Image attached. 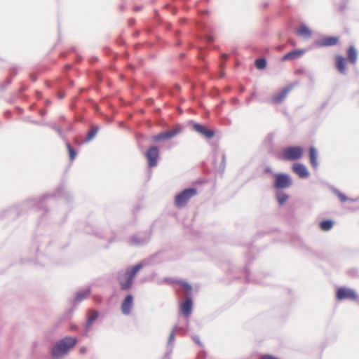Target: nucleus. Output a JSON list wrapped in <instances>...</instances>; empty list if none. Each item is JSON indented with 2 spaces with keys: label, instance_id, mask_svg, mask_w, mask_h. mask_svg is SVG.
Instances as JSON below:
<instances>
[{
  "label": "nucleus",
  "instance_id": "obj_1",
  "mask_svg": "<svg viewBox=\"0 0 359 359\" xmlns=\"http://www.w3.org/2000/svg\"><path fill=\"white\" fill-rule=\"evenodd\" d=\"M142 267L143 264L142 263H139L131 268L128 269L123 273H120L118 276V280L121 290H126L130 288L134 276L140 269H142Z\"/></svg>",
  "mask_w": 359,
  "mask_h": 359
},
{
  "label": "nucleus",
  "instance_id": "obj_2",
  "mask_svg": "<svg viewBox=\"0 0 359 359\" xmlns=\"http://www.w3.org/2000/svg\"><path fill=\"white\" fill-rule=\"evenodd\" d=\"M76 342L77 339L75 337H65L62 339L53 348V355L57 358L62 356L66 354Z\"/></svg>",
  "mask_w": 359,
  "mask_h": 359
},
{
  "label": "nucleus",
  "instance_id": "obj_3",
  "mask_svg": "<svg viewBox=\"0 0 359 359\" xmlns=\"http://www.w3.org/2000/svg\"><path fill=\"white\" fill-rule=\"evenodd\" d=\"M304 151L300 147H289L282 151L280 158L287 161H295L302 158Z\"/></svg>",
  "mask_w": 359,
  "mask_h": 359
},
{
  "label": "nucleus",
  "instance_id": "obj_4",
  "mask_svg": "<svg viewBox=\"0 0 359 359\" xmlns=\"http://www.w3.org/2000/svg\"><path fill=\"white\" fill-rule=\"evenodd\" d=\"M197 191L194 188H190L183 190L175 196V203L178 208H182L186 205L189 199L196 195Z\"/></svg>",
  "mask_w": 359,
  "mask_h": 359
},
{
  "label": "nucleus",
  "instance_id": "obj_5",
  "mask_svg": "<svg viewBox=\"0 0 359 359\" xmlns=\"http://www.w3.org/2000/svg\"><path fill=\"white\" fill-rule=\"evenodd\" d=\"M145 158L149 168L156 166L159 158V151L158 147L156 146L150 147L145 152Z\"/></svg>",
  "mask_w": 359,
  "mask_h": 359
},
{
  "label": "nucleus",
  "instance_id": "obj_6",
  "mask_svg": "<svg viewBox=\"0 0 359 359\" xmlns=\"http://www.w3.org/2000/svg\"><path fill=\"white\" fill-rule=\"evenodd\" d=\"M336 297L338 300H355L358 298V294L353 289L347 287H339L337 290Z\"/></svg>",
  "mask_w": 359,
  "mask_h": 359
},
{
  "label": "nucleus",
  "instance_id": "obj_7",
  "mask_svg": "<svg viewBox=\"0 0 359 359\" xmlns=\"http://www.w3.org/2000/svg\"><path fill=\"white\" fill-rule=\"evenodd\" d=\"M180 132V128L179 127H176L175 128L170 130L169 131L161 133L159 134L152 136L151 140L156 142H163V141L168 140L172 138L176 135H177Z\"/></svg>",
  "mask_w": 359,
  "mask_h": 359
},
{
  "label": "nucleus",
  "instance_id": "obj_8",
  "mask_svg": "<svg viewBox=\"0 0 359 359\" xmlns=\"http://www.w3.org/2000/svg\"><path fill=\"white\" fill-rule=\"evenodd\" d=\"M275 178V187L277 189H284L291 185V179L287 175L278 174L276 175Z\"/></svg>",
  "mask_w": 359,
  "mask_h": 359
},
{
  "label": "nucleus",
  "instance_id": "obj_9",
  "mask_svg": "<svg viewBox=\"0 0 359 359\" xmlns=\"http://www.w3.org/2000/svg\"><path fill=\"white\" fill-rule=\"evenodd\" d=\"M133 306V297L128 294L121 303V310L123 314L128 316L131 313Z\"/></svg>",
  "mask_w": 359,
  "mask_h": 359
},
{
  "label": "nucleus",
  "instance_id": "obj_10",
  "mask_svg": "<svg viewBox=\"0 0 359 359\" xmlns=\"http://www.w3.org/2000/svg\"><path fill=\"white\" fill-rule=\"evenodd\" d=\"M193 128L207 138H212L215 135V133L212 130L208 129L205 126L198 123L194 124Z\"/></svg>",
  "mask_w": 359,
  "mask_h": 359
},
{
  "label": "nucleus",
  "instance_id": "obj_11",
  "mask_svg": "<svg viewBox=\"0 0 359 359\" xmlns=\"http://www.w3.org/2000/svg\"><path fill=\"white\" fill-rule=\"evenodd\" d=\"M292 170L301 178H306L309 175L306 168L302 163H294L292 165Z\"/></svg>",
  "mask_w": 359,
  "mask_h": 359
},
{
  "label": "nucleus",
  "instance_id": "obj_12",
  "mask_svg": "<svg viewBox=\"0 0 359 359\" xmlns=\"http://www.w3.org/2000/svg\"><path fill=\"white\" fill-rule=\"evenodd\" d=\"M192 310V301L191 298L187 297L183 302L180 304V312L182 315L186 317H188Z\"/></svg>",
  "mask_w": 359,
  "mask_h": 359
},
{
  "label": "nucleus",
  "instance_id": "obj_13",
  "mask_svg": "<svg viewBox=\"0 0 359 359\" xmlns=\"http://www.w3.org/2000/svg\"><path fill=\"white\" fill-rule=\"evenodd\" d=\"M292 87L287 86L284 88L281 91L275 94L272 97V102L275 104H279L284 100L288 93L291 90Z\"/></svg>",
  "mask_w": 359,
  "mask_h": 359
},
{
  "label": "nucleus",
  "instance_id": "obj_14",
  "mask_svg": "<svg viewBox=\"0 0 359 359\" xmlns=\"http://www.w3.org/2000/svg\"><path fill=\"white\" fill-rule=\"evenodd\" d=\"M305 53V50L303 49H298L290 51L283 56L281 60L287 61V60H294L301 57Z\"/></svg>",
  "mask_w": 359,
  "mask_h": 359
},
{
  "label": "nucleus",
  "instance_id": "obj_15",
  "mask_svg": "<svg viewBox=\"0 0 359 359\" xmlns=\"http://www.w3.org/2000/svg\"><path fill=\"white\" fill-rule=\"evenodd\" d=\"M339 42L337 36H325L322 38L318 41V45L320 46H332Z\"/></svg>",
  "mask_w": 359,
  "mask_h": 359
},
{
  "label": "nucleus",
  "instance_id": "obj_16",
  "mask_svg": "<svg viewBox=\"0 0 359 359\" xmlns=\"http://www.w3.org/2000/svg\"><path fill=\"white\" fill-rule=\"evenodd\" d=\"M346 59L341 56V55H337L335 57V66L337 69L341 73V74H345L346 73Z\"/></svg>",
  "mask_w": 359,
  "mask_h": 359
},
{
  "label": "nucleus",
  "instance_id": "obj_17",
  "mask_svg": "<svg viewBox=\"0 0 359 359\" xmlns=\"http://www.w3.org/2000/svg\"><path fill=\"white\" fill-rule=\"evenodd\" d=\"M296 33L305 39H309L311 36L312 32L305 25H301L297 29Z\"/></svg>",
  "mask_w": 359,
  "mask_h": 359
},
{
  "label": "nucleus",
  "instance_id": "obj_18",
  "mask_svg": "<svg viewBox=\"0 0 359 359\" xmlns=\"http://www.w3.org/2000/svg\"><path fill=\"white\" fill-rule=\"evenodd\" d=\"M348 60L352 64H355L357 61L358 53L354 46H350L347 50Z\"/></svg>",
  "mask_w": 359,
  "mask_h": 359
},
{
  "label": "nucleus",
  "instance_id": "obj_19",
  "mask_svg": "<svg viewBox=\"0 0 359 359\" xmlns=\"http://www.w3.org/2000/svg\"><path fill=\"white\" fill-rule=\"evenodd\" d=\"M309 157H310V163L311 165L316 168L318 166L317 162V151L314 147H311L309 149Z\"/></svg>",
  "mask_w": 359,
  "mask_h": 359
},
{
  "label": "nucleus",
  "instance_id": "obj_20",
  "mask_svg": "<svg viewBox=\"0 0 359 359\" xmlns=\"http://www.w3.org/2000/svg\"><path fill=\"white\" fill-rule=\"evenodd\" d=\"M98 312L95 311H90L86 323V327L89 329L92 325L93 323L97 318Z\"/></svg>",
  "mask_w": 359,
  "mask_h": 359
},
{
  "label": "nucleus",
  "instance_id": "obj_21",
  "mask_svg": "<svg viewBox=\"0 0 359 359\" xmlns=\"http://www.w3.org/2000/svg\"><path fill=\"white\" fill-rule=\"evenodd\" d=\"M322 231H327L333 227V222L331 220H323L319 224Z\"/></svg>",
  "mask_w": 359,
  "mask_h": 359
},
{
  "label": "nucleus",
  "instance_id": "obj_22",
  "mask_svg": "<svg viewBox=\"0 0 359 359\" xmlns=\"http://www.w3.org/2000/svg\"><path fill=\"white\" fill-rule=\"evenodd\" d=\"M97 131H98V128L97 126H93L87 134V136L86 137V141L88 142V141L91 140L95 136Z\"/></svg>",
  "mask_w": 359,
  "mask_h": 359
},
{
  "label": "nucleus",
  "instance_id": "obj_23",
  "mask_svg": "<svg viewBox=\"0 0 359 359\" xmlns=\"http://www.w3.org/2000/svg\"><path fill=\"white\" fill-rule=\"evenodd\" d=\"M89 293H90V290H86L84 291L79 292H78L76 294V297H75V300L76 302H81L83 299H85L86 297H88L89 295Z\"/></svg>",
  "mask_w": 359,
  "mask_h": 359
},
{
  "label": "nucleus",
  "instance_id": "obj_24",
  "mask_svg": "<svg viewBox=\"0 0 359 359\" xmlns=\"http://www.w3.org/2000/svg\"><path fill=\"white\" fill-rule=\"evenodd\" d=\"M177 283L182 286L185 293L189 294L191 292L192 287L188 283L184 281H178Z\"/></svg>",
  "mask_w": 359,
  "mask_h": 359
},
{
  "label": "nucleus",
  "instance_id": "obj_25",
  "mask_svg": "<svg viewBox=\"0 0 359 359\" xmlns=\"http://www.w3.org/2000/svg\"><path fill=\"white\" fill-rule=\"evenodd\" d=\"M266 62L264 58H259L255 60V67L259 69H262L266 67Z\"/></svg>",
  "mask_w": 359,
  "mask_h": 359
},
{
  "label": "nucleus",
  "instance_id": "obj_26",
  "mask_svg": "<svg viewBox=\"0 0 359 359\" xmlns=\"http://www.w3.org/2000/svg\"><path fill=\"white\" fill-rule=\"evenodd\" d=\"M66 146H67V150H68V152H69V158H70L71 161H73L75 158L76 156V152L72 147V146L70 145L69 143L67 142L66 144Z\"/></svg>",
  "mask_w": 359,
  "mask_h": 359
},
{
  "label": "nucleus",
  "instance_id": "obj_27",
  "mask_svg": "<svg viewBox=\"0 0 359 359\" xmlns=\"http://www.w3.org/2000/svg\"><path fill=\"white\" fill-rule=\"evenodd\" d=\"M288 198L286 194H281L278 196V201L280 205H283Z\"/></svg>",
  "mask_w": 359,
  "mask_h": 359
},
{
  "label": "nucleus",
  "instance_id": "obj_28",
  "mask_svg": "<svg viewBox=\"0 0 359 359\" xmlns=\"http://www.w3.org/2000/svg\"><path fill=\"white\" fill-rule=\"evenodd\" d=\"M338 197H339V200L342 202L346 201V197L342 194H339Z\"/></svg>",
  "mask_w": 359,
  "mask_h": 359
},
{
  "label": "nucleus",
  "instance_id": "obj_29",
  "mask_svg": "<svg viewBox=\"0 0 359 359\" xmlns=\"http://www.w3.org/2000/svg\"><path fill=\"white\" fill-rule=\"evenodd\" d=\"M86 352V348L85 347H82L80 348V353L81 354H84Z\"/></svg>",
  "mask_w": 359,
  "mask_h": 359
},
{
  "label": "nucleus",
  "instance_id": "obj_30",
  "mask_svg": "<svg viewBox=\"0 0 359 359\" xmlns=\"http://www.w3.org/2000/svg\"><path fill=\"white\" fill-rule=\"evenodd\" d=\"M227 57H228V56H227L226 55H222V58L223 60H226V59L227 58Z\"/></svg>",
  "mask_w": 359,
  "mask_h": 359
},
{
  "label": "nucleus",
  "instance_id": "obj_31",
  "mask_svg": "<svg viewBox=\"0 0 359 359\" xmlns=\"http://www.w3.org/2000/svg\"><path fill=\"white\" fill-rule=\"evenodd\" d=\"M208 40L209 41H213V39H212V37L209 36V37L208 38Z\"/></svg>",
  "mask_w": 359,
  "mask_h": 359
}]
</instances>
